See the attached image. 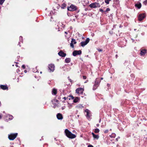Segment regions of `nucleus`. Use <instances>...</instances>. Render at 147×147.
<instances>
[{"label": "nucleus", "mask_w": 147, "mask_h": 147, "mask_svg": "<svg viewBox=\"0 0 147 147\" xmlns=\"http://www.w3.org/2000/svg\"><path fill=\"white\" fill-rule=\"evenodd\" d=\"M100 11H103V10L102 9H100Z\"/></svg>", "instance_id": "obj_38"}, {"label": "nucleus", "mask_w": 147, "mask_h": 147, "mask_svg": "<svg viewBox=\"0 0 147 147\" xmlns=\"http://www.w3.org/2000/svg\"><path fill=\"white\" fill-rule=\"evenodd\" d=\"M0 87L2 89L5 90L8 89L6 85H1Z\"/></svg>", "instance_id": "obj_16"}, {"label": "nucleus", "mask_w": 147, "mask_h": 147, "mask_svg": "<svg viewBox=\"0 0 147 147\" xmlns=\"http://www.w3.org/2000/svg\"><path fill=\"white\" fill-rule=\"evenodd\" d=\"M146 50H143L141 51L140 55L141 56H144L146 53Z\"/></svg>", "instance_id": "obj_17"}, {"label": "nucleus", "mask_w": 147, "mask_h": 147, "mask_svg": "<svg viewBox=\"0 0 147 147\" xmlns=\"http://www.w3.org/2000/svg\"><path fill=\"white\" fill-rule=\"evenodd\" d=\"M76 107L77 108L82 109L83 107L82 105L80 104L76 106Z\"/></svg>", "instance_id": "obj_21"}, {"label": "nucleus", "mask_w": 147, "mask_h": 147, "mask_svg": "<svg viewBox=\"0 0 147 147\" xmlns=\"http://www.w3.org/2000/svg\"><path fill=\"white\" fill-rule=\"evenodd\" d=\"M146 17L144 14H140L138 17V19L139 21H141L142 20Z\"/></svg>", "instance_id": "obj_6"}, {"label": "nucleus", "mask_w": 147, "mask_h": 147, "mask_svg": "<svg viewBox=\"0 0 147 147\" xmlns=\"http://www.w3.org/2000/svg\"><path fill=\"white\" fill-rule=\"evenodd\" d=\"M58 55L62 57H65L66 55V54L64 53L62 51H60L58 53Z\"/></svg>", "instance_id": "obj_13"}, {"label": "nucleus", "mask_w": 147, "mask_h": 147, "mask_svg": "<svg viewBox=\"0 0 147 147\" xmlns=\"http://www.w3.org/2000/svg\"><path fill=\"white\" fill-rule=\"evenodd\" d=\"M92 136L94 138V140H95V139L98 140L99 138V136H98V135H96L93 132H92Z\"/></svg>", "instance_id": "obj_14"}, {"label": "nucleus", "mask_w": 147, "mask_h": 147, "mask_svg": "<svg viewBox=\"0 0 147 147\" xmlns=\"http://www.w3.org/2000/svg\"><path fill=\"white\" fill-rule=\"evenodd\" d=\"M135 6L138 9H140L141 7V3H139L136 4Z\"/></svg>", "instance_id": "obj_19"}, {"label": "nucleus", "mask_w": 147, "mask_h": 147, "mask_svg": "<svg viewBox=\"0 0 147 147\" xmlns=\"http://www.w3.org/2000/svg\"><path fill=\"white\" fill-rule=\"evenodd\" d=\"M68 107H69V109H71V107H72V104H69L68 103Z\"/></svg>", "instance_id": "obj_28"}, {"label": "nucleus", "mask_w": 147, "mask_h": 147, "mask_svg": "<svg viewBox=\"0 0 147 147\" xmlns=\"http://www.w3.org/2000/svg\"><path fill=\"white\" fill-rule=\"evenodd\" d=\"M57 118L59 120L62 119H63V117L61 114L60 113H58L57 115Z\"/></svg>", "instance_id": "obj_15"}, {"label": "nucleus", "mask_w": 147, "mask_h": 147, "mask_svg": "<svg viewBox=\"0 0 147 147\" xmlns=\"http://www.w3.org/2000/svg\"><path fill=\"white\" fill-rule=\"evenodd\" d=\"M77 9V7L73 5H71L67 8L68 10L70 11H74L76 10Z\"/></svg>", "instance_id": "obj_4"}, {"label": "nucleus", "mask_w": 147, "mask_h": 147, "mask_svg": "<svg viewBox=\"0 0 147 147\" xmlns=\"http://www.w3.org/2000/svg\"><path fill=\"white\" fill-rule=\"evenodd\" d=\"M110 11V9L109 8H107L106 9V11Z\"/></svg>", "instance_id": "obj_32"}, {"label": "nucleus", "mask_w": 147, "mask_h": 147, "mask_svg": "<svg viewBox=\"0 0 147 147\" xmlns=\"http://www.w3.org/2000/svg\"><path fill=\"white\" fill-rule=\"evenodd\" d=\"M85 112L86 113V116L88 119L91 116V114L90 111L88 109L85 110Z\"/></svg>", "instance_id": "obj_8"}, {"label": "nucleus", "mask_w": 147, "mask_h": 147, "mask_svg": "<svg viewBox=\"0 0 147 147\" xmlns=\"http://www.w3.org/2000/svg\"><path fill=\"white\" fill-rule=\"evenodd\" d=\"M40 73L41 74V73H42V72H41H41H40Z\"/></svg>", "instance_id": "obj_49"}, {"label": "nucleus", "mask_w": 147, "mask_h": 147, "mask_svg": "<svg viewBox=\"0 0 147 147\" xmlns=\"http://www.w3.org/2000/svg\"><path fill=\"white\" fill-rule=\"evenodd\" d=\"M76 40L73 39H72V40L71 41V42L70 44V46L73 48H74V45L73 44H76Z\"/></svg>", "instance_id": "obj_12"}, {"label": "nucleus", "mask_w": 147, "mask_h": 147, "mask_svg": "<svg viewBox=\"0 0 147 147\" xmlns=\"http://www.w3.org/2000/svg\"><path fill=\"white\" fill-rule=\"evenodd\" d=\"M1 118V115H0V119Z\"/></svg>", "instance_id": "obj_45"}, {"label": "nucleus", "mask_w": 147, "mask_h": 147, "mask_svg": "<svg viewBox=\"0 0 147 147\" xmlns=\"http://www.w3.org/2000/svg\"><path fill=\"white\" fill-rule=\"evenodd\" d=\"M98 50L99 52H101L102 51V50L101 49H98Z\"/></svg>", "instance_id": "obj_35"}, {"label": "nucleus", "mask_w": 147, "mask_h": 147, "mask_svg": "<svg viewBox=\"0 0 147 147\" xmlns=\"http://www.w3.org/2000/svg\"><path fill=\"white\" fill-rule=\"evenodd\" d=\"M24 71L25 73H26L27 72V71L26 70H25Z\"/></svg>", "instance_id": "obj_41"}, {"label": "nucleus", "mask_w": 147, "mask_h": 147, "mask_svg": "<svg viewBox=\"0 0 147 147\" xmlns=\"http://www.w3.org/2000/svg\"><path fill=\"white\" fill-rule=\"evenodd\" d=\"M99 124H96V126L97 127H98L99 126Z\"/></svg>", "instance_id": "obj_39"}, {"label": "nucleus", "mask_w": 147, "mask_h": 147, "mask_svg": "<svg viewBox=\"0 0 147 147\" xmlns=\"http://www.w3.org/2000/svg\"><path fill=\"white\" fill-rule=\"evenodd\" d=\"M53 102H57V103H58V100H57V99H54V100H53Z\"/></svg>", "instance_id": "obj_29"}, {"label": "nucleus", "mask_w": 147, "mask_h": 147, "mask_svg": "<svg viewBox=\"0 0 147 147\" xmlns=\"http://www.w3.org/2000/svg\"><path fill=\"white\" fill-rule=\"evenodd\" d=\"M88 147H93V146L91 145H89Z\"/></svg>", "instance_id": "obj_36"}, {"label": "nucleus", "mask_w": 147, "mask_h": 147, "mask_svg": "<svg viewBox=\"0 0 147 147\" xmlns=\"http://www.w3.org/2000/svg\"><path fill=\"white\" fill-rule=\"evenodd\" d=\"M22 68H23L24 69H25V66L24 65H23L22 66Z\"/></svg>", "instance_id": "obj_33"}, {"label": "nucleus", "mask_w": 147, "mask_h": 147, "mask_svg": "<svg viewBox=\"0 0 147 147\" xmlns=\"http://www.w3.org/2000/svg\"><path fill=\"white\" fill-rule=\"evenodd\" d=\"M89 6L91 8H95L97 7H100V5L98 3L95 2L89 5Z\"/></svg>", "instance_id": "obj_2"}, {"label": "nucleus", "mask_w": 147, "mask_h": 147, "mask_svg": "<svg viewBox=\"0 0 147 147\" xmlns=\"http://www.w3.org/2000/svg\"><path fill=\"white\" fill-rule=\"evenodd\" d=\"M100 120H101V119H100V120H99V122L100 123Z\"/></svg>", "instance_id": "obj_46"}, {"label": "nucleus", "mask_w": 147, "mask_h": 147, "mask_svg": "<svg viewBox=\"0 0 147 147\" xmlns=\"http://www.w3.org/2000/svg\"><path fill=\"white\" fill-rule=\"evenodd\" d=\"M22 38V37L21 36L20 37V39L21 38Z\"/></svg>", "instance_id": "obj_47"}, {"label": "nucleus", "mask_w": 147, "mask_h": 147, "mask_svg": "<svg viewBox=\"0 0 147 147\" xmlns=\"http://www.w3.org/2000/svg\"><path fill=\"white\" fill-rule=\"evenodd\" d=\"M65 132L67 137L70 138H74L76 137V136L72 134L68 129H65Z\"/></svg>", "instance_id": "obj_1"}, {"label": "nucleus", "mask_w": 147, "mask_h": 147, "mask_svg": "<svg viewBox=\"0 0 147 147\" xmlns=\"http://www.w3.org/2000/svg\"><path fill=\"white\" fill-rule=\"evenodd\" d=\"M99 132V130L98 128H96L94 130V132L95 133H98Z\"/></svg>", "instance_id": "obj_24"}, {"label": "nucleus", "mask_w": 147, "mask_h": 147, "mask_svg": "<svg viewBox=\"0 0 147 147\" xmlns=\"http://www.w3.org/2000/svg\"><path fill=\"white\" fill-rule=\"evenodd\" d=\"M116 140L117 141H118V139H117V138H116Z\"/></svg>", "instance_id": "obj_43"}, {"label": "nucleus", "mask_w": 147, "mask_h": 147, "mask_svg": "<svg viewBox=\"0 0 147 147\" xmlns=\"http://www.w3.org/2000/svg\"><path fill=\"white\" fill-rule=\"evenodd\" d=\"M49 68L51 71L53 72L54 70L55 66L54 65L51 64L49 65Z\"/></svg>", "instance_id": "obj_11"}, {"label": "nucleus", "mask_w": 147, "mask_h": 147, "mask_svg": "<svg viewBox=\"0 0 147 147\" xmlns=\"http://www.w3.org/2000/svg\"><path fill=\"white\" fill-rule=\"evenodd\" d=\"M63 98L64 100H65L66 99V98L65 97H64Z\"/></svg>", "instance_id": "obj_40"}, {"label": "nucleus", "mask_w": 147, "mask_h": 147, "mask_svg": "<svg viewBox=\"0 0 147 147\" xmlns=\"http://www.w3.org/2000/svg\"><path fill=\"white\" fill-rule=\"evenodd\" d=\"M110 130L111 131V129H110Z\"/></svg>", "instance_id": "obj_50"}, {"label": "nucleus", "mask_w": 147, "mask_h": 147, "mask_svg": "<svg viewBox=\"0 0 147 147\" xmlns=\"http://www.w3.org/2000/svg\"><path fill=\"white\" fill-rule=\"evenodd\" d=\"M103 78H101V80H103Z\"/></svg>", "instance_id": "obj_42"}, {"label": "nucleus", "mask_w": 147, "mask_h": 147, "mask_svg": "<svg viewBox=\"0 0 147 147\" xmlns=\"http://www.w3.org/2000/svg\"><path fill=\"white\" fill-rule=\"evenodd\" d=\"M116 136V134L114 133H112V134L110 135V136L112 138H115Z\"/></svg>", "instance_id": "obj_23"}, {"label": "nucleus", "mask_w": 147, "mask_h": 147, "mask_svg": "<svg viewBox=\"0 0 147 147\" xmlns=\"http://www.w3.org/2000/svg\"><path fill=\"white\" fill-rule=\"evenodd\" d=\"M17 134V133L11 134L9 135L8 138L10 140H13L16 138Z\"/></svg>", "instance_id": "obj_3"}, {"label": "nucleus", "mask_w": 147, "mask_h": 147, "mask_svg": "<svg viewBox=\"0 0 147 147\" xmlns=\"http://www.w3.org/2000/svg\"><path fill=\"white\" fill-rule=\"evenodd\" d=\"M70 96L71 97L72 99H74V97L73 96Z\"/></svg>", "instance_id": "obj_37"}, {"label": "nucleus", "mask_w": 147, "mask_h": 147, "mask_svg": "<svg viewBox=\"0 0 147 147\" xmlns=\"http://www.w3.org/2000/svg\"><path fill=\"white\" fill-rule=\"evenodd\" d=\"M65 61L66 63H69L70 62L71 59L69 58H67L65 59Z\"/></svg>", "instance_id": "obj_20"}, {"label": "nucleus", "mask_w": 147, "mask_h": 147, "mask_svg": "<svg viewBox=\"0 0 147 147\" xmlns=\"http://www.w3.org/2000/svg\"><path fill=\"white\" fill-rule=\"evenodd\" d=\"M65 6V4H63L62 5V7L63 8H64Z\"/></svg>", "instance_id": "obj_31"}, {"label": "nucleus", "mask_w": 147, "mask_h": 147, "mask_svg": "<svg viewBox=\"0 0 147 147\" xmlns=\"http://www.w3.org/2000/svg\"><path fill=\"white\" fill-rule=\"evenodd\" d=\"M90 39L89 38H87L86 39L85 41L82 42H81V45L82 47H84L85 45H86L89 42Z\"/></svg>", "instance_id": "obj_5"}, {"label": "nucleus", "mask_w": 147, "mask_h": 147, "mask_svg": "<svg viewBox=\"0 0 147 147\" xmlns=\"http://www.w3.org/2000/svg\"><path fill=\"white\" fill-rule=\"evenodd\" d=\"M9 119L10 120H11L13 118V117L11 115H9Z\"/></svg>", "instance_id": "obj_27"}, {"label": "nucleus", "mask_w": 147, "mask_h": 147, "mask_svg": "<svg viewBox=\"0 0 147 147\" xmlns=\"http://www.w3.org/2000/svg\"><path fill=\"white\" fill-rule=\"evenodd\" d=\"M99 84V82H98L97 81V79H96V80L95 81V84L93 87V90H95L97 88Z\"/></svg>", "instance_id": "obj_10"}, {"label": "nucleus", "mask_w": 147, "mask_h": 147, "mask_svg": "<svg viewBox=\"0 0 147 147\" xmlns=\"http://www.w3.org/2000/svg\"><path fill=\"white\" fill-rule=\"evenodd\" d=\"M83 78L84 79H85L86 78V77L85 76H83Z\"/></svg>", "instance_id": "obj_34"}, {"label": "nucleus", "mask_w": 147, "mask_h": 147, "mask_svg": "<svg viewBox=\"0 0 147 147\" xmlns=\"http://www.w3.org/2000/svg\"><path fill=\"white\" fill-rule=\"evenodd\" d=\"M108 131H109L107 129V130H105L104 131V132L105 133H107L108 132Z\"/></svg>", "instance_id": "obj_30"}, {"label": "nucleus", "mask_w": 147, "mask_h": 147, "mask_svg": "<svg viewBox=\"0 0 147 147\" xmlns=\"http://www.w3.org/2000/svg\"><path fill=\"white\" fill-rule=\"evenodd\" d=\"M111 0H105V2L107 4L109 3V1H111Z\"/></svg>", "instance_id": "obj_25"}, {"label": "nucleus", "mask_w": 147, "mask_h": 147, "mask_svg": "<svg viewBox=\"0 0 147 147\" xmlns=\"http://www.w3.org/2000/svg\"><path fill=\"white\" fill-rule=\"evenodd\" d=\"M82 53V51L81 50L74 51L73 53V56H75L77 55H80Z\"/></svg>", "instance_id": "obj_7"}, {"label": "nucleus", "mask_w": 147, "mask_h": 147, "mask_svg": "<svg viewBox=\"0 0 147 147\" xmlns=\"http://www.w3.org/2000/svg\"><path fill=\"white\" fill-rule=\"evenodd\" d=\"M5 0H0V4L2 5Z\"/></svg>", "instance_id": "obj_26"}, {"label": "nucleus", "mask_w": 147, "mask_h": 147, "mask_svg": "<svg viewBox=\"0 0 147 147\" xmlns=\"http://www.w3.org/2000/svg\"><path fill=\"white\" fill-rule=\"evenodd\" d=\"M65 33H66V34H67V33L66 32H65Z\"/></svg>", "instance_id": "obj_48"}, {"label": "nucleus", "mask_w": 147, "mask_h": 147, "mask_svg": "<svg viewBox=\"0 0 147 147\" xmlns=\"http://www.w3.org/2000/svg\"><path fill=\"white\" fill-rule=\"evenodd\" d=\"M64 109V108L63 107L62 108V110H63V109Z\"/></svg>", "instance_id": "obj_44"}, {"label": "nucleus", "mask_w": 147, "mask_h": 147, "mask_svg": "<svg viewBox=\"0 0 147 147\" xmlns=\"http://www.w3.org/2000/svg\"><path fill=\"white\" fill-rule=\"evenodd\" d=\"M57 90L55 88H53L52 91V94H53L55 95L57 93Z\"/></svg>", "instance_id": "obj_18"}, {"label": "nucleus", "mask_w": 147, "mask_h": 147, "mask_svg": "<svg viewBox=\"0 0 147 147\" xmlns=\"http://www.w3.org/2000/svg\"><path fill=\"white\" fill-rule=\"evenodd\" d=\"M84 89L82 88H77L76 90V92L78 94H82L83 92Z\"/></svg>", "instance_id": "obj_9"}, {"label": "nucleus", "mask_w": 147, "mask_h": 147, "mask_svg": "<svg viewBox=\"0 0 147 147\" xmlns=\"http://www.w3.org/2000/svg\"><path fill=\"white\" fill-rule=\"evenodd\" d=\"M79 98L78 97H76L74 100L73 101L74 102H76L78 101Z\"/></svg>", "instance_id": "obj_22"}]
</instances>
